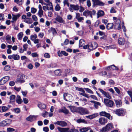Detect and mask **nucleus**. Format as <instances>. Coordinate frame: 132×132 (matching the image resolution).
Masks as SVG:
<instances>
[{
	"label": "nucleus",
	"instance_id": "13",
	"mask_svg": "<svg viewBox=\"0 0 132 132\" xmlns=\"http://www.w3.org/2000/svg\"><path fill=\"white\" fill-rule=\"evenodd\" d=\"M10 79V77L8 76L4 77L0 80V85H3L5 83Z\"/></svg>",
	"mask_w": 132,
	"mask_h": 132
},
{
	"label": "nucleus",
	"instance_id": "5",
	"mask_svg": "<svg viewBox=\"0 0 132 132\" xmlns=\"http://www.w3.org/2000/svg\"><path fill=\"white\" fill-rule=\"evenodd\" d=\"M78 112L81 115L88 114V111L85 108L82 107H78Z\"/></svg>",
	"mask_w": 132,
	"mask_h": 132
},
{
	"label": "nucleus",
	"instance_id": "53",
	"mask_svg": "<svg viewBox=\"0 0 132 132\" xmlns=\"http://www.w3.org/2000/svg\"><path fill=\"white\" fill-rule=\"evenodd\" d=\"M57 65V64L56 63H52L50 64V66L51 68H55L56 67Z\"/></svg>",
	"mask_w": 132,
	"mask_h": 132
},
{
	"label": "nucleus",
	"instance_id": "18",
	"mask_svg": "<svg viewBox=\"0 0 132 132\" xmlns=\"http://www.w3.org/2000/svg\"><path fill=\"white\" fill-rule=\"evenodd\" d=\"M94 4L99 6H103L104 5V3L99 0H92Z\"/></svg>",
	"mask_w": 132,
	"mask_h": 132
},
{
	"label": "nucleus",
	"instance_id": "15",
	"mask_svg": "<svg viewBox=\"0 0 132 132\" xmlns=\"http://www.w3.org/2000/svg\"><path fill=\"white\" fill-rule=\"evenodd\" d=\"M77 90L78 91H79L80 92H81L82 93H79V94L80 95H82L84 96H85L87 98H89V97L88 96V94H86L85 93V91L83 89L80 88H78Z\"/></svg>",
	"mask_w": 132,
	"mask_h": 132
},
{
	"label": "nucleus",
	"instance_id": "43",
	"mask_svg": "<svg viewBox=\"0 0 132 132\" xmlns=\"http://www.w3.org/2000/svg\"><path fill=\"white\" fill-rule=\"evenodd\" d=\"M37 38V36L36 34H34V35H31L30 36V39L33 41L36 39Z\"/></svg>",
	"mask_w": 132,
	"mask_h": 132
},
{
	"label": "nucleus",
	"instance_id": "45",
	"mask_svg": "<svg viewBox=\"0 0 132 132\" xmlns=\"http://www.w3.org/2000/svg\"><path fill=\"white\" fill-rule=\"evenodd\" d=\"M14 2L19 5H22L23 3L22 0H14Z\"/></svg>",
	"mask_w": 132,
	"mask_h": 132
},
{
	"label": "nucleus",
	"instance_id": "40",
	"mask_svg": "<svg viewBox=\"0 0 132 132\" xmlns=\"http://www.w3.org/2000/svg\"><path fill=\"white\" fill-rule=\"evenodd\" d=\"M113 27V24L112 23H109L106 26V28L109 30L112 29Z\"/></svg>",
	"mask_w": 132,
	"mask_h": 132
},
{
	"label": "nucleus",
	"instance_id": "37",
	"mask_svg": "<svg viewBox=\"0 0 132 132\" xmlns=\"http://www.w3.org/2000/svg\"><path fill=\"white\" fill-rule=\"evenodd\" d=\"M59 112H63L65 114H68L69 113V111L65 107H64L63 108L59 110Z\"/></svg>",
	"mask_w": 132,
	"mask_h": 132
},
{
	"label": "nucleus",
	"instance_id": "8",
	"mask_svg": "<svg viewBox=\"0 0 132 132\" xmlns=\"http://www.w3.org/2000/svg\"><path fill=\"white\" fill-rule=\"evenodd\" d=\"M57 129L60 132H72L74 131L73 129H69V128H63L58 127Z\"/></svg>",
	"mask_w": 132,
	"mask_h": 132
},
{
	"label": "nucleus",
	"instance_id": "42",
	"mask_svg": "<svg viewBox=\"0 0 132 132\" xmlns=\"http://www.w3.org/2000/svg\"><path fill=\"white\" fill-rule=\"evenodd\" d=\"M77 122L78 123H87V122L84 119H78L77 120Z\"/></svg>",
	"mask_w": 132,
	"mask_h": 132
},
{
	"label": "nucleus",
	"instance_id": "58",
	"mask_svg": "<svg viewBox=\"0 0 132 132\" xmlns=\"http://www.w3.org/2000/svg\"><path fill=\"white\" fill-rule=\"evenodd\" d=\"M79 11L81 13L83 12L85 10L84 8L81 5L79 6Z\"/></svg>",
	"mask_w": 132,
	"mask_h": 132
},
{
	"label": "nucleus",
	"instance_id": "2",
	"mask_svg": "<svg viewBox=\"0 0 132 132\" xmlns=\"http://www.w3.org/2000/svg\"><path fill=\"white\" fill-rule=\"evenodd\" d=\"M113 113L119 116H123L126 114V111L123 109H119L114 110Z\"/></svg>",
	"mask_w": 132,
	"mask_h": 132
},
{
	"label": "nucleus",
	"instance_id": "28",
	"mask_svg": "<svg viewBox=\"0 0 132 132\" xmlns=\"http://www.w3.org/2000/svg\"><path fill=\"white\" fill-rule=\"evenodd\" d=\"M54 73L56 76H60L61 75V70L60 69L55 70L54 71Z\"/></svg>",
	"mask_w": 132,
	"mask_h": 132
},
{
	"label": "nucleus",
	"instance_id": "57",
	"mask_svg": "<svg viewBox=\"0 0 132 132\" xmlns=\"http://www.w3.org/2000/svg\"><path fill=\"white\" fill-rule=\"evenodd\" d=\"M7 130L8 132H13L15 131V129L11 128H9L7 129Z\"/></svg>",
	"mask_w": 132,
	"mask_h": 132
},
{
	"label": "nucleus",
	"instance_id": "4",
	"mask_svg": "<svg viewBox=\"0 0 132 132\" xmlns=\"http://www.w3.org/2000/svg\"><path fill=\"white\" fill-rule=\"evenodd\" d=\"M104 101L105 105L107 107L111 108L113 106L114 103L112 101L108 98L104 99Z\"/></svg>",
	"mask_w": 132,
	"mask_h": 132
},
{
	"label": "nucleus",
	"instance_id": "63",
	"mask_svg": "<svg viewBox=\"0 0 132 132\" xmlns=\"http://www.w3.org/2000/svg\"><path fill=\"white\" fill-rule=\"evenodd\" d=\"M35 31L37 32H38L40 30V28L38 27H34Z\"/></svg>",
	"mask_w": 132,
	"mask_h": 132
},
{
	"label": "nucleus",
	"instance_id": "19",
	"mask_svg": "<svg viewBox=\"0 0 132 132\" xmlns=\"http://www.w3.org/2000/svg\"><path fill=\"white\" fill-rule=\"evenodd\" d=\"M98 122L101 125H104L107 122V119L104 117H101L99 119Z\"/></svg>",
	"mask_w": 132,
	"mask_h": 132
},
{
	"label": "nucleus",
	"instance_id": "38",
	"mask_svg": "<svg viewBox=\"0 0 132 132\" xmlns=\"http://www.w3.org/2000/svg\"><path fill=\"white\" fill-rule=\"evenodd\" d=\"M90 129V128L89 127H84L80 129L79 131L82 132H85Z\"/></svg>",
	"mask_w": 132,
	"mask_h": 132
},
{
	"label": "nucleus",
	"instance_id": "1",
	"mask_svg": "<svg viewBox=\"0 0 132 132\" xmlns=\"http://www.w3.org/2000/svg\"><path fill=\"white\" fill-rule=\"evenodd\" d=\"M97 46V44L95 42H93L91 43H89L87 45L84 46V49H87L88 52L96 49Z\"/></svg>",
	"mask_w": 132,
	"mask_h": 132
},
{
	"label": "nucleus",
	"instance_id": "29",
	"mask_svg": "<svg viewBox=\"0 0 132 132\" xmlns=\"http://www.w3.org/2000/svg\"><path fill=\"white\" fill-rule=\"evenodd\" d=\"M83 15L86 17L88 16H90V11L88 10L85 11L83 13Z\"/></svg>",
	"mask_w": 132,
	"mask_h": 132
},
{
	"label": "nucleus",
	"instance_id": "36",
	"mask_svg": "<svg viewBox=\"0 0 132 132\" xmlns=\"http://www.w3.org/2000/svg\"><path fill=\"white\" fill-rule=\"evenodd\" d=\"M118 43L120 45H123L125 43L124 39L122 38H120L118 39Z\"/></svg>",
	"mask_w": 132,
	"mask_h": 132
},
{
	"label": "nucleus",
	"instance_id": "34",
	"mask_svg": "<svg viewBox=\"0 0 132 132\" xmlns=\"http://www.w3.org/2000/svg\"><path fill=\"white\" fill-rule=\"evenodd\" d=\"M85 44V42L83 39H81L79 41V47H82L85 46L84 45Z\"/></svg>",
	"mask_w": 132,
	"mask_h": 132
},
{
	"label": "nucleus",
	"instance_id": "50",
	"mask_svg": "<svg viewBox=\"0 0 132 132\" xmlns=\"http://www.w3.org/2000/svg\"><path fill=\"white\" fill-rule=\"evenodd\" d=\"M10 66L7 65L5 66L4 68V69L5 71H7L10 70Z\"/></svg>",
	"mask_w": 132,
	"mask_h": 132
},
{
	"label": "nucleus",
	"instance_id": "48",
	"mask_svg": "<svg viewBox=\"0 0 132 132\" xmlns=\"http://www.w3.org/2000/svg\"><path fill=\"white\" fill-rule=\"evenodd\" d=\"M90 17L92 18V15H95L96 11L94 10H92V11H90Z\"/></svg>",
	"mask_w": 132,
	"mask_h": 132
},
{
	"label": "nucleus",
	"instance_id": "7",
	"mask_svg": "<svg viewBox=\"0 0 132 132\" xmlns=\"http://www.w3.org/2000/svg\"><path fill=\"white\" fill-rule=\"evenodd\" d=\"M113 128L112 125L111 123H109L105 127L103 128L101 130V132H105L106 131H108L112 129Z\"/></svg>",
	"mask_w": 132,
	"mask_h": 132
},
{
	"label": "nucleus",
	"instance_id": "51",
	"mask_svg": "<svg viewBox=\"0 0 132 132\" xmlns=\"http://www.w3.org/2000/svg\"><path fill=\"white\" fill-rule=\"evenodd\" d=\"M61 9V7L58 4L56 5L55 7V10L56 11H59Z\"/></svg>",
	"mask_w": 132,
	"mask_h": 132
},
{
	"label": "nucleus",
	"instance_id": "59",
	"mask_svg": "<svg viewBox=\"0 0 132 132\" xmlns=\"http://www.w3.org/2000/svg\"><path fill=\"white\" fill-rule=\"evenodd\" d=\"M48 112L46 111H45L42 114V116L44 117H45L47 116L48 115Z\"/></svg>",
	"mask_w": 132,
	"mask_h": 132
},
{
	"label": "nucleus",
	"instance_id": "17",
	"mask_svg": "<svg viewBox=\"0 0 132 132\" xmlns=\"http://www.w3.org/2000/svg\"><path fill=\"white\" fill-rule=\"evenodd\" d=\"M100 115L101 116H105L109 119H110L111 115L109 113H106L105 111H102L99 113Z\"/></svg>",
	"mask_w": 132,
	"mask_h": 132
},
{
	"label": "nucleus",
	"instance_id": "27",
	"mask_svg": "<svg viewBox=\"0 0 132 132\" xmlns=\"http://www.w3.org/2000/svg\"><path fill=\"white\" fill-rule=\"evenodd\" d=\"M38 106L40 109H44L46 107V105L44 104L41 103H39L37 105Z\"/></svg>",
	"mask_w": 132,
	"mask_h": 132
},
{
	"label": "nucleus",
	"instance_id": "3",
	"mask_svg": "<svg viewBox=\"0 0 132 132\" xmlns=\"http://www.w3.org/2000/svg\"><path fill=\"white\" fill-rule=\"evenodd\" d=\"M69 9L70 12H72L75 11H78L79 10V6L78 4H71Z\"/></svg>",
	"mask_w": 132,
	"mask_h": 132
},
{
	"label": "nucleus",
	"instance_id": "9",
	"mask_svg": "<svg viewBox=\"0 0 132 132\" xmlns=\"http://www.w3.org/2000/svg\"><path fill=\"white\" fill-rule=\"evenodd\" d=\"M11 120L7 119L3 121L0 123V126H4L10 125L12 122Z\"/></svg>",
	"mask_w": 132,
	"mask_h": 132
},
{
	"label": "nucleus",
	"instance_id": "61",
	"mask_svg": "<svg viewBox=\"0 0 132 132\" xmlns=\"http://www.w3.org/2000/svg\"><path fill=\"white\" fill-rule=\"evenodd\" d=\"M90 97L94 100H95L97 101L98 100L97 98L95 95H90Z\"/></svg>",
	"mask_w": 132,
	"mask_h": 132
},
{
	"label": "nucleus",
	"instance_id": "49",
	"mask_svg": "<svg viewBox=\"0 0 132 132\" xmlns=\"http://www.w3.org/2000/svg\"><path fill=\"white\" fill-rule=\"evenodd\" d=\"M84 89L87 92L91 94H93V92L90 89L88 88H85Z\"/></svg>",
	"mask_w": 132,
	"mask_h": 132
},
{
	"label": "nucleus",
	"instance_id": "52",
	"mask_svg": "<svg viewBox=\"0 0 132 132\" xmlns=\"http://www.w3.org/2000/svg\"><path fill=\"white\" fill-rule=\"evenodd\" d=\"M37 11V9H36L34 7H32L31 8V12L33 14L35 13Z\"/></svg>",
	"mask_w": 132,
	"mask_h": 132
},
{
	"label": "nucleus",
	"instance_id": "54",
	"mask_svg": "<svg viewBox=\"0 0 132 132\" xmlns=\"http://www.w3.org/2000/svg\"><path fill=\"white\" fill-rule=\"evenodd\" d=\"M114 89L115 91L118 94H119L120 93V92L119 89L117 87H114Z\"/></svg>",
	"mask_w": 132,
	"mask_h": 132
},
{
	"label": "nucleus",
	"instance_id": "21",
	"mask_svg": "<svg viewBox=\"0 0 132 132\" xmlns=\"http://www.w3.org/2000/svg\"><path fill=\"white\" fill-rule=\"evenodd\" d=\"M69 107L72 112H78V108H77L74 106H69Z\"/></svg>",
	"mask_w": 132,
	"mask_h": 132
},
{
	"label": "nucleus",
	"instance_id": "44",
	"mask_svg": "<svg viewBox=\"0 0 132 132\" xmlns=\"http://www.w3.org/2000/svg\"><path fill=\"white\" fill-rule=\"evenodd\" d=\"M20 58V56L19 55L17 54H13V59L14 60H18Z\"/></svg>",
	"mask_w": 132,
	"mask_h": 132
},
{
	"label": "nucleus",
	"instance_id": "46",
	"mask_svg": "<svg viewBox=\"0 0 132 132\" xmlns=\"http://www.w3.org/2000/svg\"><path fill=\"white\" fill-rule=\"evenodd\" d=\"M63 3L64 6H65L67 5L68 7H69L70 6L68 0H64L63 1Z\"/></svg>",
	"mask_w": 132,
	"mask_h": 132
},
{
	"label": "nucleus",
	"instance_id": "30",
	"mask_svg": "<svg viewBox=\"0 0 132 132\" xmlns=\"http://www.w3.org/2000/svg\"><path fill=\"white\" fill-rule=\"evenodd\" d=\"M19 14H17L16 15L13 14L12 15V20H13L11 21L12 22H13L14 21H16L18 18L20 16Z\"/></svg>",
	"mask_w": 132,
	"mask_h": 132
},
{
	"label": "nucleus",
	"instance_id": "47",
	"mask_svg": "<svg viewBox=\"0 0 132 132\" xmlns=\"http://www.w3.org/2000/svg\"><path fill=\"white\" fill-rule=\"evenodd\" d=\"M43 11L42 10H39L38 14L40 17H42V16L43 15Z\"/></svg>",
	"mask_w": 132,
	"mask_h": 132
},
{
	"label": "nucleus",
	"instance_id": "23",
	"mask_svg": "<svg viewBox=\"0 0 132 132\" xmlns=\"http://www.w3.org/2000/svg\"><path fill=\"white\" fill-rule=\"evenodd\" d=\"M44 4L46 6L47 9L49 10H53V6L51 2L48 3H44Z\"/></svg>",
	"mask_w": 132,
	"mask_h": 132
},
{
	"label": "nucleus",
	"instance_id": "56",
	"mask_svg": "<svg viewBox=\"0 0 132 132\" xmlns=\"http://www.w3.org/2000/svg\"><path fill=\"white\" fill-rule=\"evenodd\" d=\"M109 83L111 85H113L115 84L113 80L112 79H110L109 80Z\"/></svg>",
	"mask_w": 132,
	"mask_h": 132
},
{
	"label": "nucleus",
	"instance_id": "11",
	"mask_svg": "<svg viewBox=\"0 0 132 132\" xmlns=\"http://www.w3.org/2000/svg\"><path fill=\"white\" fill-rule=\"evenodd\" d=\"M25 77V76L24 75H19L17 77V79L16 81V83H23L25 82V81L22 79Z\"/></svg>",
	"mask_w": 132,
	"mask_h": 132
},
{
	"label": "nucleus",
	"instance_id": "26",
	"mask_svg": "<svg viewBox=\"0 0 132 132\" xmlns=\"http://www.w3.org/2000/svg\"><path fill=\"white\" fill-rule=\"evenodd\" d=\"M16 102L19 104H21L23 102L22 99L21 98L20 96L19 95L17 96Z\"/></svg>",
	"mask_w": 132,
	"mask_h": 132
},
{
	"label": "nucleus",
	"instance_id": "33",
	"mask_svg": "<svg viewBox=\"0 0 132 132\" xmlns=\"http://www.w3.org/2000/svg\"><path fill=\"white\" fill-rule=\"evenodd\" d=\"M50 31L52 32L53 36H55L57 33V32L55 29L53 27H51L50 28V30H48V31L49 32H50Z\"/></svg>",
	"mask_w": 132,
	"mask_h": 132
},
{
	"label": "nucleus",
	"instance_id": "55",
	"mask_svg": "<svg viewBox=\"0 0 132 132\" xmlns=\"http://www.w3.org/2000/svg\"><path fill=\"white\" fill-rule=\"evenodd\" d=\"M44 56L45 58H49L50 57V55L48 53H45L44 54Z\"/></svg>",
	"mask_w": 132,
	"mask_h": 132
},
{
	"label": "nucleus",
	"instance_id": "60",
	"mask_svg": "<svg viewBox=\"0 0 132 132\" xmlns=\"http://www.w3.org/2000/svg\"><path fill=\"white\" fill-rule=\"evenodd\" d=\"M15 112L16 113H19L20 112V110L19 108H16L14 109Z\"/></svg>",
	"mask_w": 132,
	"mask_h": 132
},
{
	"label": "nucleus",
	"instance_id": "6",
	"mask_svg": "<svg viewBox=\"0 0 132 132\" xmlns=\"http://www.w3.org/2000/svg\"><path fill=\"white\" fill-rule=\"evenodd\" d=\"M64 99L67 101L71 102L73 100V98L70 94L64 93L63 94Z\"/></svg>",
	"mask_w": 132,
	"mask_h": 132
},
{
	"label": "nucleus",
	"instance_id": "25",
	"mask_svg": "<svg viewBox=\"0 0 132 132\" xmlns=\"http://www.w3.org/2000/svg\"><path fill=\"white\" fill-rule=\"evenodd\" d=\"M8 109L9 108L5 106H0V112H6Z\"/></svg>",
	"mask_w": 132,
	"mask_h": 132
},
{
	"label": "nucleus",
	"instance_id": "31",
	"mask_svg": "<svg viewBox=\"0 0 132 132\" xmlns=\"http://www.w3.org/2000/svg\"><path fill=\"white\" fill-rule=\"evenodd\" d=\"M24 21L28 23L31 24L33 22L32 19L29 18H27L24 20Z\"/></svg>",
	"mask_w": 132,
	"mask_h": 132
},
{
	"label": "nucleus",
	"instance_id": "10",
	"mask_svg": "<svg viewBox=\"0 0 132 132\" xmlns=\"http://www.w3.org/2000/svg\"><path fill=\"white\" fill-rule=\"evenodd\" d=\"M98 90L105 97L108 98V99H111V95L109 92L105 91L101 88H99Z\"/></svg>",
	"mask_w": 132,
	"mask_h": 132
},
{
	"label": "nucleus",
	"instance_id": "62",
	"mask_svg": "<svg viewBox=\"0 0 132 132\" xmlns=\"http://www.w3.org/2000/svg\"><path fill=\"white\" fill-rule=\"evenodd\" d=\"M43 130L45 132H47L48 131L49 129L48 127H44Z\"/></svg>",
	"mask_w": 132,
	"mask_h": 132
},
{
	"label": "nucleus",
	"instance_id": "16",
	"mask_svg": "<svg viewBox=\"0 0 132 132\" xmlns=\"http://www.w3.org/2000/svg\"><path fill=\"white\" fill-rule=\"evenodd\" d=\"M55 20L57 21L60 23H62L64 24L65 23L64 20L59 15H57L55 18Z\"/></svg>",
	"mask_w": 132,
	"mask_h": 132
},
{
	"label": "nucleus",
	"instance_id": "41",
	"mask_svg": "<svg viewBox=\"0 0 132 132\" xmlns=\"http://www.w3.org/2000/svg\"><path fill=\"white\" fill-rule=\"evenodd\" d=\"M15 98V96L14 95H12L10 97V102H12L14 101Z\"/></svg>",
	"mask_w": 132,
	"mask_h": 132
},
{
	"label": "nucleus",
	"instance_id": "12",
	"mask_svg": "<svg viewBox=\"0 0 132 132\" xmlns=\"http://www.w3.org/2000/svg\"><path fill=\"white\" fill-rule=\"evenodd\" d=\"M54 123L55 125H58L62 127H65L67 125V122L63 121H57L56 122H54Z\"/></svg>",
	"mask_w": 132,
	"mask_h": 132
},
{
	"label": "nucleus",
	"instance_id": "35",
	"mask_svg": "<svg viewBox=\"0 0 132 132\" xmlns=\"http://www.w3.org/2000/svg\"><path fill=\"white\" fill-rule=\"evenodd\" d=\"M113 67L114 69H115V70H117L118 69V68H117V67L115 66L114 65H111L110 66H109L107 67L106 69L108 70H110L112 69V67Z\"/></svg>",
	"mask_w": 132,
	"mask_h": 132
},
{
	"label": "nucleus",
	"instance_id": "20",
	"mask_svg": "<svg viewBox=\"0 0 132 132\" xmlns=\"http://www.w3.org/2000/svg\"><path fill=\"white\" fill-rule=\"evenodd\" d=\"M99 115L98 113H95L93 114L92 115L86 116V117L87 118L89 119H90L91 120L96 117Z\"/></svg>",
	"mask_w": 132,
	"mask_h": 132
},
{
	"label": "nucleus",
	"instance_id": "14",
	"mask_svg": "<svg viewBox=\"0 0 132 132\" xmlns=\"http://www.w3.org/2000/svg\"><path fill=\"white\" fill-rule=\"evenodd\" d=\"M38 116L30 115L26 118V120L32 122L36 120Z\"/></svg>",
	"mask_w": 132,
	"mask_h": 132
},
{
	"label": "nucleus",
	"instance_id": "32",
	"mask_svg": "<svg viewBox=\"0 0 132 132\" xmlns=\"http://www.w3.org/2000/svg\"><path fill=\"white\" fill-rule=\"evenodd\" d=\"M104 14V12L101 10H99L98 11V12L97 13V18H98L100 17L103 16Z\"/></svg>",
	"mask_w": 132,
	"mask_h": 132
},
{
	"label": "nucleus",
	"instance_id": "39",
	"mask_svg": "<svg viewBox=\"0 0 132 132\" xmlns=\"http://www.w3.org/2000/svg\"><path fill=\"white\" fill-rule=\"evenodd\" d=\"M23 36V32H20L17 35L18 39L19 40H20L22 39V38Z\"/></svg>",
	"mask_w": 132,
	"mask_h": 132
},
{
	"label": "nucleus",
	"instance_id": "24",
	"mask_svg": "<svg viewBox=\"0 0 132 132\" xmlns=\"http://www.w3.org/2000/svg\"><path fill=\"white\" fill-rule=\"evenodd\" d=\"M114 101L117 107L119 108L121 106L122 102L121 100H115Z\"/></svg>",
	"mask_w": 132,
	"mask_h": 132
},
{
	"label": "nucleus",
	"instance_id": "64",
	"mask_svg": "<svg viewBox=\"0 0 132 132\" xmlns=\"http://www.w3.org/2000/svg\"><path fill=\"white\" fill-rule=\"evenodd\" d=\"M28 68L30 69H32L33 67V66L31 63L29 64L27 66Z\"/></svg>",
	"mask_w": 132,
	"mask_h": 132
},
{
	"label": "nucleus",
	"instance_id": "22",
	"mask_svg": "<svg viewBox=\"0 0 132 132\" xmlns=\"http://www.w3.org/2000/svg\"><path fill=\"white\" fill-rule=\"evenodd\" d=\"M113 20H114V23L116 26L120 25V21L119 19H117L116 18L113 17Z\"/></svg>",
	"mask_w": 132,
	"mask_h": 132
}]
</instances>
